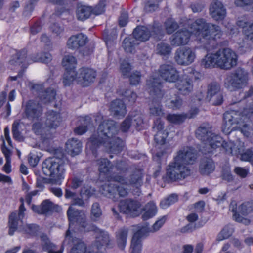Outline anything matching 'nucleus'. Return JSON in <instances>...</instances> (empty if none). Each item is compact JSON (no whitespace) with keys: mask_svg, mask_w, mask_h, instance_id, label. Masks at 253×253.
<instances>
[{"mask_svg":"<svg viewBox=\"0 0 253 253\" xmlns=\"http://www.w3.org/2000/svg\"><path fill=\"white\" fill-rule=\"evenodd\" d=\"M106 5V0H100L95 6L92 7V14L95 15L101 14L105 11Z\"/></svg>","mask_w":253,"mask_h":253,"instance_id":"obj_61","label":"nucleus"},{"mask_svg":"<svg viewBox=\"0 0 253 253\" xmlns=\"http://www.w3.org/2000/svg\"><path fill=\"white\" fill-rule=\"evenodd\" d=\"M27 57V51L25 50H22L17 52L15 55V62L17 64L21 65V67L26 68V65L25 64Z\"/></svg>","mask_w":253,"mask_h":253,"instance_id":"obj_51","label":"nucleus"},{"mask_svg":"<svg viewBox=\"0 0 253 253\" xmlns=\"http://www.w3.org/2000/svg\"><path fill=\"white\" fill-rule=\"evenodd\" d=\"M249 73L243 68H239L227 78L225 86L230 91L242 89L248 85Z\"/></svg>","mask_w":253,"mask_h":253,"instance_id":"obj_6","label":"nucleus"},{"mask_svg":"<svg viewBox=\"0 0 253 253\" xmlns=\"http://www.w3.org/2000/svg\"><path fill=\"white\" fill-rule=\"evenodd\" d=\"M77 77L75 70H65L63 77V83L64 86L70 85Z\"/></svg>","mask_w":253,"mask_h":253,"instance_id":"obj_44","label":"nucleus"},{"mask_svg":"<svg viewBox=\"0 0 253 253\" xmlns=\"http://www.w3.org/2000/svg\"><path fill=\"white\" fill-rule=\"evenodd\" d=\"M96 77L95 71L91 68L83 67L79 70L77 80L78 84L83 86H86L94 82Z\"/></svg>","mask_w":253,"mask_h":253,"instance_id":"obj_16","label":"nucleus"},{"mask_svg":"<svg viewBox=\"0 0 253 253\" xmlns=\"http://www.w3.org/2000/svg\"><path fill=\"white\" fill-rule=\"evenodd\" d=\"M142 174L139 170H136L131 175L129 180H127L124 177L117 175L112 177V180L116 182H118L121 184H125L127 185L129 184L132 185L133 186L135 187L137 189L136 193H138L137 195H139L140 192L139 191L138 187H140L142 183Z\"/></svg>","mask_w":253,"mask_h":253,"instance_id":"obj_13","label":"nucleus"},{"mask_svg":"<svg viewBox=\"0 0 253 253\" xmlns=\"http://www.w3.org/2000/svg\"><path fill=\"white\" fill-rule=\"evenodd\" d=\"M84 182L83 177L80 175H76L71 178L70 180L67 183L68 186L73 190L81 187Z\"/></svg>","mask_w":253,"mask_h":253,"instance_id":"obj_46","label":"nucleus"},{"mask_svg":"<svg viewBox=\"0 0 253 253\" xmlns=\"http://www.w3.org/2000/svg\"><path fill=\"white\" fill-rule=\"evenodd\" d=\"M244 117L239 111L235 110L227 111L223 114V119L231 122L233 125H240L242 122V118Z\"/></svg>","mask_w":253,"mask_h":253,"instance_id":"obj_33","label":"nucleus"},{"mask_svg":"<svg viewBox=\"0 0 253 253\" xmlns=\"http://www.w3.org/2000/svg\"><path fill=\"white\" fill-rule=\"evenodd\" d=\"M243 33L246 39L253 42V22L249 24L248 26L244 30Z\"/></svg>","mask_w":253,"mask_h":253,"instance_id":"obj_64","label":"nucleus"},{"mask_svg":"<svg viewBox=\"0 0 253 253\" xmlns=\"http://www.w3.org/2000/svg\"><path fill=\"white\" fill-rule=\"evenodd\" d=\"M20 230L31 236H35L39 231V226L35 224H26L22 227H19Z\"/></svg>","mask_w":253,"mask_h":253,"instance_id":"obj_43","label":"nucleus"},{"mask_svg":"<svg viewBox=\"0 0 253 253\" xmlns=\"http://www.w3.org/2000/svg\"><path fill=\"white\" fill-rule=\"evenodd\" d=\"M147 87L150 94L153 98L150 107V113L153 116L160 117L164 114L161 106L159 103L154 104L155 101L161 99L164 95L160 79L158 78H150L147 81Z\"/></svg>","mask_w":253,"mask_h":253,"instance_id":"obj_4","label":"nucleus"},{"mask_svg":"<svg viewBox=\"0 0 253 253\" xmlns=\"http://www.w3.org/2000/svg\"><path fill=\"white\" fill-rule=\"evenodd\" d=\"M43 114V108L39 101L29 100L24 108L23 115L25 118L31 121H38Z\"/></svg>","mask_w":253,"mask_h":253,"instance_id":"obj_9","label":"nucleus"},{"mask_svg":"<svg viewBox=\"0 0 253 253\" xmlns=\"http://www.w3.org/2000/svg\"><path fill=\"white\" fill-rule=\"evenodd\" d=\"M159 73L163 80L170 83L175 82L179 77L178 71L171 63L161 65L159 69Z\"/></svg>","mask_w":253,"mask_h":253,"instance_id":"obj_12","label":"nucleus"},{"mask_svg":"<svg viewBox=\"0 0 253 253\" xmlns=\"http://www.w3.org/2000/svg\"><path fill=\"white\" fill-rule=\"evenodd\" d=\"M91 218L96 220L102 214V211L98 203H94L91 207Z\"/></svg>","mask_w":253,"mask_h":253,"instance_id":"obj_63","label":"nucleus"},{"mask_svg":"<svg viewBox=\"0 0 253 253\" xmlns=\"http://www.w3.org/2000/svg\"><path fill=\"white\" fill-rule=\"evenodd\" d=\"M229 210L233 213V217L236 222L242 223L245 225L250 224V220L242 217V215H247L252 211L250 203H243L237 209L236 202L232 201L230 204Z\"/></svg>","mask_w":253,"mask_h":253,"instance_id":"obj_7","label":"nucleus"},{"mask_svg":"<svg viewBox=\"0 0 253 253\" xmlns=\"http://www.w3.org/2000/svg\"><path fill=\"white\" fill-rule=\"evenodd\" d=\"M178 27L177 23L172 19H168L165 22V28L168 34L173 33Z\"/></svg>","mask_w":253,"mask_h":253,"instance_id":"obj_50","label":"nucleus"},{"mask_svg":"<svg viewBox=\"0 0 253 253\" xmlns=\"http://www.w3.org/2000/svg\"><path fill=\"white\" fill-rule=\"evenodd\" d=\"M215 169V164L213 161L207 157H204L201 159L199 171L203 175H208L213 172Z\"/></svg>","mask_w":253,"mask_h":253,"instance_id":"obj_23","label":"nucleus"},{"mask_svg":"<svg viewBox=\"0 0 253 253\" xmlns=\"http://www.w3.org/2000/svg\"><path fill=\"white\" fill-rule=\"evenodd\" d=\"M124 146L123 141L118 137H112V153L118 154Z\"/></svg>","mask_w":253,"mask_h":253,"instance_id":"obj_45","label":"nucleus"},{"mask_svg":"<svg viewBox=\"0 0 253 253\" xmlns=\"http://www.w3.org/2000/svg\"><path fill=\"white\" fill-rule=\"evenodd\" d=\"M56 94L55 90L49 87L44 91H40L38 95L40 100L45 103L53 100L55 98Z\"/></svg>","mask_w":253,"mask_h":253,"instance_id":"obj_36","label":"nucleus"},{"mask_svg":"<svg viewBox=\"0 0 253 253\" xmlns=\"http://www.w3.org/2000/svg\"><path fill=\"white\" fill-rule=\"evenodd\" d=\"M86 246L80 239H73V247L70 253H86Z\"/></svg>","mask_w":253,"mask_h":253,"instance_id":"obj_38","label":"nucleus"},{"mask_svg":"<svg viewBox=\"0 0 253 253\" xmlns=\"http://www.w3.org/2000/svg\"><path fill=\"white\" fill-rule=\"evenodd\" d=\"M140 203L137 201L127 199L119 205V209L121 212L135 217L140 214Z\"/></svg>","mask_w":253,"mask_h":253,"instance_id":"obj_14","label":"nucleus"},{"mask_svg":"<svg viewBox=\"0 0 253 253\" xmlns=\"http://www.w3.org/2000/svg\"><path fill=\"white\" fill-rule=\"evenodd\" d=\"M156 50L158 54L162 55H167L171 53L172 48L168 43L160 42L157 44Z\"/></svg>","mask_w":253,"mask_h":253,"instance_id":"obj_48","label":"nucleus"},{"mask_svg":"<svg viewBox=\"0 0 253 253\" xmlns=\"http://www.w3.org/2000/svg\"><path fill=\"white\" fill-rule=\"evenodd\" d=\"M99 178L102 181L111 180V164L106 158H101L98 161Z\"/></svg>","mask_w":253,"mask_h":253,"instance_id":"obj_21","label":"nucleus"},{"mask_svg":"<svg viewBox=\"0 0 253 253\" xmlns=\"http://www.w3.org/2000/svg\"><path fill=\"white\" fill-rule=\"evenodd\" d=\"M182 104V99L178 96L168 99L166 100V105L169 108L173 109L179 108Z\"/></svg>","mask_w":253,"mask_h":253,"instance_id":"obj_54","label":"nucleus"},{"mask_svg":"<svg viewBox=\"0 0 253 253\" xmlns=\"http://www.w3.org/2000/svg\"><path fill=\"white\" fill-rule=\"evenodd\" d=\"M117 93L131 103H134L137 97L134 92L127 89H120L117 91Z\"/></svg>","mask_w":253,"mask_h":253,"instance_id":"obj_41","label":"nucleus"},{"mask_svg":"<svg viewBox=\"0 0 253 253\" xmlns=\"http://www.w3.org/2000/svg\"><path fill=\"white\" fill-rule=\"evenodd\" d=\"M23 219L20 220L18 217V212L15 210L11 212L8 217V227L9 228L8 234L12 235L18 229L19 222L22 223Z\"/></svg>","mask_w":253,"mask_h":253,"instance_id":"obj_30","label":"nucleus"},{"mask_svg":"<svg viewBox=\"0 0 253 253\" xmlns=\"http://www.w3.org/2000/svg\"><path fill=\"white\" fill-rule=\"evenodd\" d=\"M88 42L86 35L79 33L71 36L68 40L67 45L69 48L78 49L85 45Z\"/></svg>","mask_w":253,"mask_h":253,"instance_id":"obj_20","label":"nucleus"},{"mask_svg":"<svg viewBox=\"0 0 253 253\" xmlns=\"http://www.w3.org/2000/svg\"><path fill=\"white\" fill-rule=\"evenodd\" d=\"M205 147L208 150H203V152L205 154L210 153L212 152L211 149H215L221 146L222 144V138L212 133L208 138V140L204 143Z\"/></svg>","mask_w":253,"mask_h":253,"instance_id":"obj_24","label":"nucleus"},{"mask_svg":"<svg viewBox=\"0 0 253 253\" xmlns=\"http://www.w3.org/2000/svg\"><path fill=\"white\" fill-rule=\"evenodd\" d=\"M226 61L225 69L229 70L236 66L237 63L238 57L236 53L230 48H225Z\"/></svg>","mask_w":253,"mask_h":253,"instance_id":"obj_34","label":"nucleus"},{"mask_svg":"<svg viewBox=\"0 0 253 253\" xmlns=\"http://www.w3.org/2000/svg\"><path fill=\"white\" fill-rule=\"evenodd\" d=\"M196 158L194 149L186 147L179 150L173 161L167 167L166 179L169 182H173L184 179L189 176L191 170L188 165L193 164Z\"/></svg>","mask_w":253,"mask_h":253,"instance_id":"obj_1","label":"nucleus"},{"mask_svg":"<svg viewBox=\"0 0 253 253\" xmlns=\"http://www.w3.org/2000/svg\"><path fill=\"white\" fill-rule=\"evenodd\" d=\"M159 0H146L144 3V10L147 13L155 11L159 8Z\"/></svg>","mask_w":253,"mask_h":253,"instance_id":"obj_42","label":"nucleus"},{"mask_svg":"<svg viewBox=\"0 0 253 253\" xmlns=\"http://www.w3.org/2000/svg\"><path fill=\"white\" fill-rule=\"evenodd\" d=\"M226 54L225 48L220 49L215 53L217 57V67L223 69H225V65L223 64H226L225 62L226 61Z\"/></svg>","mask_w":253,"mask_h":253,"instance_id":"obj_52","label":"nucleus"},{"mask_svg":"<svg viewBox=\"0 0 253 253\" xmlns=\"http://www.w3.org/2000/svg\"><path fill=\"white\" fill-rule=\"evenodd\" d=\"M174 60L181 66H188L192 64L196 58L194 50L188 47L177 48L174 53Z\"/></svg>","mask_w":253,"mask_h":253,"instance_id":"obj_8","label":"nucleus"},{"mask_svg":"<svg viewBox=\"0 0 253 253\" xmlns=\"http://www.w3.org/2000/svg\"><path fill=\"white\" fill-rule=\"evenodd\" d=\"M67 215L69 225L76 224L79 226L85 228L86 226V218L84 211L70 206L67 211Z\"/></svg>","mask_w":253,"mask_h":253,"instance_id":"obj_11","label":"nucleus"},{"mask_svg":"<svg viewBox=\"0 0 253 253\" xmlns=\"http://www.w3.org/2000/svg\"><path fill=\"white\" fill-rule=\"evenodd\" d=\"M62 64L65 70H75L77 60L72 55H66L62 60Z\"/></svg>","mask_w":253,"mask_h":253,"instance_id":"obj_39","label":"nucleus"},{"mask_svg":"<svg viewBox=\"0 0 253 253\" xmlns=\"http://www.w3.org/2000/svg\"><path fill=\"white\" fill-rule=\"evenodd\" d=\"M206 99L211 101L213 105H220L223 101V97L220 84L216 82L209 83L207 87Z\"/></svg>","mask_w":253,"mask_h":253,"instance_id":"obj_10","label":"nucleus"},{"mask_svg":"<svg viewBox=\"0 0 253 253\" xmlns=\"http://www.w3.org/2000/svg\"><path fill=\"white\" fill-rule=\"evenodd\" d=\"M133 36L139 42L146 41L151 36L150 30L145 26H137L133 30Z\"/></svg>","mask_w":253,"mask_h":253,"instance_id":"obj_32","label":"nucleus"},{"mask_svg":"<svg viewBox=\"0 0 253 253\" xmlns=\"http://www.w3.org/2000/svg\"><path fill=\"white\" fill-rule=\"evenodd\" d=\"M58 207L49 199L43 200L41 205H32L31 209L33 211L39 214H46L52 212Z\"/></svg>","mask_w":253,"mask_h":253,"instance_id":"obj_19","label":"nucleus"},{"mask_svg":"<svg viewBox=\"0 0 253 253\" xmlns=\"http://www.w3.org/2000/svg\"><path fill=\"white\" fill-rule=\"evenodd\" d=\"M192 27L195 30L197 40L205 48L212 42L221 39L223 36V32L219 26L207 23L202 18L197 19L192 24Z\"/></svg>","mask_w":253,"mask_h":253,"instance_id":"obj_2","label":"nucleus"},{"mask_svg":"<svg viewBox=\"0 0 253 253\" xmlns=\"http://www.w3.org/2000/svg\"><path fill=\"white\" fill-rule=\"evenodd\" d=\"M191 35V32L187 29L178 30L169 38V42L173 46L186 45L189 42Z\"/></svg>","mask_w":253,"mask_h":253,"instance_id":"obj_15","label":"nucleus"},{"mask_svg":"<svg viewBox=\"0 0 253 253\" xmlns=\"http://www.w3.org/2000/svg\"><path fill=\"white\" fill-rule=\"evenodd\" d=\"M19 123L18 122L15 121L12 126V132L13 138L16 140L21 142L23 141L24 138L19 130Z\"/></svg>","mask_w":253,"mask_h":253,"instance_id":"obj_59","label":"nucleus"},{"mask_svg":"<svg viewBox=\"0 0 253 253\" xmlns=\"http://www.w3.org/2000/svg\"><path fill=\"white\" fill-rule=\"evenodd\" d=\"M30 32L32 34L35 35L39 32L42 28L41 20L38 19L36 20L30 21Z\"/></svg>","mask_w":253,"mask_h":253,"instance_id":"obj_60","label":"nucleus"},{"mask_svg":"<svg viewBox=\"0 0 253 253\" xmlns=\"http://www.w3.org/2000/svg\"><path fill=\"white\" fill-rule=\"evenodd\" d=\"M132 125L131 116L129 115L121 124L119 129L123 132H126L129 129Z\"/></svg>","mask_w":253,"mask_h":253,"instance_id":"obj_62","label":"nucleus"},{"mask_svg":"<svg viewBox=\"0 0 253 253\" xmlns=\"http://www.w3.org/2000/svg\"><path fill=\"white\" fill-rule=\"evenodd\" d=\"M61 118L58 113L53 111H49L46 114L45 124L49 128L55 129L60 125Z\"/></svg>","mask_w":253,"mask_h":253,"instance_id":"obj_28","label":"nucleus"},{"mask_svg":"<svg viewBox=\"0 0 253 253\" xmlns=\"http://www.w3.org/2000/svg\"><path fill=\"white\" fill-rule=\"evenodd\" d=\"M201 65L205 68H212L215 65L217 66V57L215 53L207 54L202 59Z\"/></svg>","mask_w":253,"mask_h":253,"instance_id":"obj_37","label":"nucleus"},{"mask_svg":"<svg viewBox=\"0 0 253 253\" xmlns=\"http://www.w3.org/2000/svg\"><path fill=\"white\" fill-rule=\"evenodd\" d=\"M177 200V195L175 194H172L169 195L166 199L162 200L160 203V206L163 209H166L169 205L175 203Z\"/></svg>","mask_w":253,"mask_h":253,"instance_id":"obj_58","label":"nucleus"},{"mask_svg":"<svg viewBox=\"0 0 253 253\" xmlns=\"http://www.w3.org/2000/svg\"><path fill=\"white\" fill-rule=\"evenodd\" d=\"M175 87L180 94L189 95L193 90L192 81L188 78L181 80L175 84Z\"/></svg>","mask_w":253,"mask_h":253,"instance_id":"obj_26","label":"nucleus"},{"mask_svg":"<svg viewBox=\"0 0 253 253\" xmlns=\"http://www.w3.org/2000/svg\"><path fill=\"white\" fill-rule=\"evenodd\" d=\"M145 212L142 216V218L144 220H146L155 215L157 212V209L154 203L153 202L148 203L145 206Z\"/></svg>","mask_w":253,"mask_h":253,"instance_id":"obj_40","label":"nucleus"},{"mask_svg":"<svg viewBox=\"0 0 253 253\" xmlns=\"http://www.w3.org/2000/svg\"><path fill=\"white\" fill-rule=\"evenodd\" d=\"M111 123L109 120L103 121L98 126L97 134H93L89 138L88 143L93 148L103 146L109 151L111 150L110 134Z\"/></svg>","mask_w":253,"mask_h":253,"instance_id":"obj_5","label":"nucleus"},{"mask_svg":"<svg viewBox=\"0 0 253 253\" xmlns=\"http://www.w3.org/2000/svg\"><path fill=\"white\" fill-rule=\"evenodd\" d=\"M234 232V228L231 225H227L225 226L217 236V240L221 241L228 238L231 236Z\"/></svg>","mask_w":253,"mask_h":253,"instance_id":"obj_49","label":"nucleus"},{"mask_svg":"<svg viewBox=\"0 0 253 253\" xmlns=\"http://www.w3.org/2000/svg\"><path fill=\"white\" fill-rule=\"evenodd\" d=\"M67 161V157L63 150L56 149L54 157L48 158L43 162L42 170L46 176L56 180L61 179L63 178L65 171V162Z\"/></svg>","mask_w":253,"mask_h":253,"instance_id":"obj_3","label":"nucleus"},{"mask_svg":"<svg viewBox=\"0 0 253 253\" xmlns=\"http://www.w3.org/2000/svg\"><path fill=\"white\" fill-rule=\"evenodd\" d=\"M128 233V229L122 228L116 232V243L117 247L123 251L126 244V240Z\"/></svg>","mask_w":253,"mask_h":253,"instance_id":"obj_29","label":"nucleus"},{"mask_svg":"<svg viewBox=\"0 0 253 253\" xmlns=\"http://www.w3.org/2000/svg\"><path fill=\"white\" fill-rule=\"evenodd\" d=\"M139 44V42L133 36L130 35L124 39L123 41V47L126 52L133 53L136 47Z\"/></svg>","mask_w":253,"mask_h":253,"instance_id":"obj_31","label":"nucleus"},{"mask_svg":"<svg viewBox=\"0 0 253 253\" xmlns=\"http://www.w3.org/2000/svg\"><path fill=\"white\" fill-rule=\"evenodd\" d=\"M240 155V159L242 161L249 162L251 165H253V152L251 149H247L244 152L240 153L238 151L237 152V156Z\"/></svg>","mask_w":253,"mask_h":253,"instance_id":"obj_55","label":"nucleus"},{"mask_svg":"<svg viewBox=\"0 0 253 253\" xmlns=\"http://www.w3.org/2000/svg\"><path fill=\"white\" fill-rule=\"evenodd\" d=\"M109 242V235L102 232L96 237V240L94 245L104 247V246L108 245Z\"/></svg>","mask_w":253,"mask_h":253,"instance_id":"obj_57","label":"nucleus"},{"mask_svg":"<svg viewBox=\"0 0 253 253\" xmlns=\"http://www.w3.org/2000/svg\"><path fill=\"white\" fill-rule=\"evenodd\" d=\"M210 14L216 21L223 20L226 16V9L219 0H213L209 8Z\"/></svg>","mask_w":253,"mask_h":253,"instance_id":"obj_17","label":"nucleus"},{"mask_svg":"<svg viewBox=\"0 0 253 253\" xmlns=\"http://www.w3.org/2000/svg\"><path fill=\"white\" fill-rule=\"evenodd\" d=\"M212 133L211 126L208 124L204 123L197 128L195 134L198 139L205 143Z\"/></svg>","mask_w":253,"mask_h":253,"instance_id":"obj_27","label":"nucleus"},{"mask_svg":"<svg viewBox=\"0 0 253 253\" xmlns=\"http://www.w3.org/2000/svg\"><path fill=\"white\" fill-rule=\"evenodd\" d=\"M186 118L185 115L180 114H169L166 117L169 122L175 124H180L183 123Z\"/></svg>","mask_w":253,"mask_h":253,"instance_id":"obj_56","label":"nucleus"},{"mask_svg":"<svg viewBox=\"0 0 253 253\" xmlns=\"http://www.w3.org/2000/svg\"><path fill=\"white\" fill-rule=\"evenodd\" d=\"M41 244V245L42 250L44 251H51L52 249H53L56 245L52 243L47 235L43 234L40 236Z\"/></svg>","mask_w":253,"mask_h":253,"instance_id":"obj_47","label":"nucleus"},{"mask_svg":"<svg viewBox=\"0 0 253 253\" xmlns=\"http://www.w3.org/2000/svg\"><path fill=\"white\" fill-rule=\"evenodd\" d=\"M126 114V106L120 99H116L112 102V116L113 118L119 119L123 118Z\"/></svg>","mask_w":253,"mask_h":253,"instance_id":"obj_22","label":"nucleus"},{"mask_svg":"<svg viewBox=\"0 0 253 253\" xmlns=\"http://www.w3.org/2000/svg\"><path fill=\"white\" fill-rule=\"evenodd\" d=\"M82 144L80 140L73 138L66 143V148L68 153L72 156L78 155L82 151Z\"/></svg>","mask_w":253,"mask_h":253,"instance_id":"obj_25","label":"nucleus"},{"mask_svg":"<svg viewBox=\"0 0 253 253\" xmlns=\"http://www.w3.org/2000/svg\"><path fill=\"white\" fill-rule=\"evenodd\" d=\"M132 119V125L135 126L137 130H140L143 124V119L142 115L133 113L129 114Z\"/></svg>","mask_w":253,"mask_h":253,"instance_id":"obj_53","label":"nucleus"},{"mask_svg":"<svg viewBox=\"0 0 253 253\" xmlns=\"http://www.w3.org/2000/svg\"><path fill=\"white\" fill-rule=\"evenodd\" d=\"M149 231L147 227H144L140 228L133 235L131 242V249L132 251L131 253H140L142 247V238L146 236Z\"/></svg>","mask_w":253,"mask_h":253,"instance_id":"obj_18","label":"nucleus"},{"mask_svg":"<svg viewBox=\"0 0 253 253\" xmlns=\"http://www.w3.org/2000/svg\"><path fill=\"white\" fill-rule=\"evenodd\" d=\"M92 7L83 5H78L76 10V15L79 20L84 21L88 18L92 14Z\"/></svg>","mask_w":253,"mask_h":253,"instance_id":"obj_35","label":"nucleus"}]
</instances>
